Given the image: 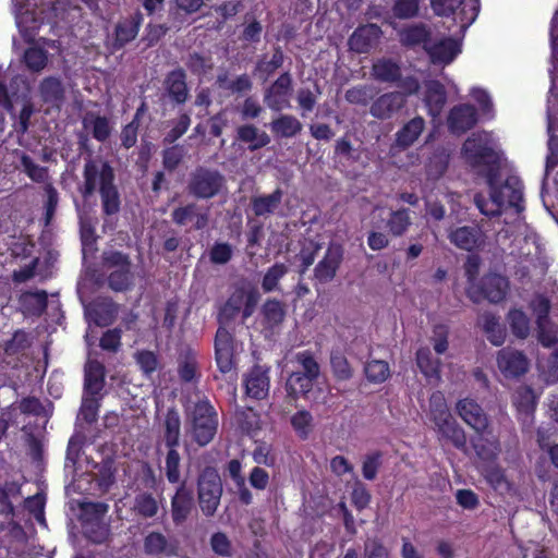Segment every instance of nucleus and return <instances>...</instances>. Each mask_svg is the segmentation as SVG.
<instances>
[{"label": "nucleus", "mask_w": 558, "mask_h": 558, "mask_svg": "<svg viewBox=\"0 0 558 558\" xmlns=\"http://www.w3.org/2000/svg\"><path fill=\"white\" fill-rule=\"evenodd\" d=\"M462 154L468 165L486 179L489 197L482 194L474 196V203L485 216H497L505 205L513 207L518 213L524 209L523 185L518 177L507 178L502 185L498 184L499 151L494 135L489 132L473 133L462 146Z\"/></svg>", "instance_id": "1"}, {"label": "nucleus", "mask_w": 558, "mask_h": 558, "mask_svg": "<svg viewBox=\"0 0 558 558\" xmlns=\"http://www.w3.org/2000/svg\"><path fill=\"white\" fill-rule=\"evenodd\" d=\"M429 420L435 425L439 440L452 444L459 450H466V435L449 411L444 395L434 392L429 399Z\"/></svg>", "instance_id": "2"}, {"label": "nucleus", "mask_w": 558, "mask_h": 558, "mask_svg": "<svg viewBox=\"0 0 558 558\" xmlns=\"http://www.w3.org/2000/svg\"><path fill=\"white\" fill-rule=\"evenodd\" d=\"M187 418L192 439L202 447L208 445L218 428V415L214 407L206 399L199 400L189 410Z\"/></svg>", "instance_id": "3"}, {"label": "nucleus", "mask_w": 558, "mask_h": 558, "mask_svg": "<svg viewBox=\"0 0 558 558\" xmlns=\"http://www.w3.org/2000/svg\"><path fill=\"white\" fill-rule=\"evenodd\" d=\"M222 482L216 468H204L197 478V496L202 512L211 517L220 505Z\"/></svg>", "instance_id": "4"}, {"label": "nucleus", "mask_w": 558, "mask_h": 558, "mask_svg": "<svg viewBox=\"0 0 558 558\" xmlns=\"http://www.w3.org/2000/svg\"><path fill=\"white\" fill-rule=\"evenodd\" d=\"M102 266L108 271V284L114 291H126L133 286L134 275L129 255L119 251H105Z\"/></svg>", "instance_id": "5"}, {"label": "nucleus", "mask_w": 558, "mask_h": 558, "mask_svg": "<svg viewBox=\"0 0 558 558\" xmlns=\"http://www.w3.org/2000/svg\"><path fill=\"white\" fill-rule=\"evenodd\" d=\"M226 186L225 177L215 169L197 167L190 175L187 191L201 199L213 198Z\"/></svg>", "instance_id": "6"}, {"label": "nucleus", "mask_w": 558, "mask_h": 558, "mask_svg": "<svg viewBox=\"0 0 558 558\" xmlns=\"http://www.w3.org/2000/svg\"><path fill=\"white\" fill-rule=\"evenodd\" d=\"M430 5L437 15L449 16L454 14V21L459 24L462 34L476 20L480 11V0H430Z\"/></svg>", "instance_id": "7"}, {"label": "nucleus", "mask_w": 558, "mask_h": 558, "mask_svg": "<svg viewBox=\"0 0 558 558\" xmlns=\"http://www.w3.org/2000/svg\"><path fill=\"white\" fill-rule=\"evenodd\" d=\"M83 178L84 185L82 194L85 198L93 195L96 190L101 192V189L114 184V172L112 167L108 162L101 160H87L84 166Z\"/></svg>", "instance_id": "8"}, {"label": "nucleus", "mask_w": 558, "mask_h": 558, "mask_svg": "<svg viewBox=\"0 0 558 558\" xmlns=\"http://www.w3.org/2000/svg\"><path fill=\"white\" fill-rule=\"evenodd\" d=\"M15 24L25 41L31 43L44 23L29 0H12Z\"/></svg>", "instance_id": "9"}, {"label": "nucleus", "mask_w": 558, "mask_h": 558, "mask_svg": "<svg viewBox=\"0 0 558 558\" xmlns=\"http://www.w3.org/2000/svg\"><path fill=\"white\" fill-rule=\"evenodd\" d=\"M292 76L283 72L264 92V102L271 111H282L291 108Z\"/></svg>", "instance_id": "10"}, {"label": "nucleus", "mask_w": 558, "mask_h": 558, "mask_svg": "<svg viewBox=\"0 0 558 558\" xmlns=\"http://www.w3.org/2000/svg\"><path fill=\"white\" fill-rule=\"evenodd\" d=\"M456 412L461 420L476 434H485L489 428V420L482 407L473 399H461L456 403Z\"/></svg>", "instance_id": "11"}, {"label": "nucleus", "mask_w": 558, "mask_h": 558, "mask_svg": "<svg viewBox=\"0 0 558 558\" xmlns=\"http://www.w3.org/2000/svg\"><path fill=\"white\" fill-rule=\"evenodd\" d=\"M425 51L433 64L448 65L460 54L461 44L451 37L432 39L425 44Z\"/></svg>", "instance_id": "12"}, {"label": "nucleus", "mask_w": 558, "mask_h": 558, "mask_svg": "<svg viewBox=\"0 0 558 558\" xmlns=\"http://www.w3.org/2000/svg\"><path fill=\"white\" fill-rule=\"evenodd\" d=\"M497 366L506 378H518L529 369V360L515 349L505 348L497 354Z\"/></svg>", "instance_id": "13"}, {"label": "nucleus", "mask_w": 558, "mask_h": 558, "mask_svg": "<svg viewBox=\"0 0 558 558\" xmlns=\"http://www.w3.org/2000/svg\"><path fill=\"white\" fill-rule=\"evenodd\" d=\"M558 98L554 94V83L549 89V97L547 100V132L549 134L548 150L549 154L546 159V174L558 163V136L554 135V131L558 130V111L556 106Z\"/></svg>", "instance_id": "14"}, {"label": "nucleus", "mask_w": 558, "mask_h": 558, "mask_svg": "<svg viewBox=\"0 0 558 558\" xmlns=\"http://www.w3.org/2000/svg\"><path fill=\"white\" fill-rule=\"evenodd\" d=\"M343 259V250L338 244H330L322 260L314 269V277L320 283L331 281Z\"/></svg>", "instance_id": "15"}, {"label": "nucleus", "mask_w": 558, "mask_h": 558, "mask_svg": "<svg viewBox=\"0 0 558 558\" xmlns=\"http://www.w3.org/2000/svg\"><path fill=\"white\" fill-rule=\"evenodd\" d=\"M448 239L456 247L471 252L478 248L484 243V233L476 225L462 226L450 229Z\"/></svg>", "instance_id": "16"}, {"label": "nucleus", "mask_w": 558, "mask_h": 558, "mask_svg": "<svg viewBox=\"0 0 558 558\" xmlns=\"http://www.w3.org/2000/svg\"><path fill=\"white\" fill-rule=\"evenodd\" d=\"M405 105V97L400 92H389L377 97L369 107V113L379 120H388Z\"/></svg>", "instance_id": "17"}, {"label": "nucleus", "mask_w": 558, "mask_h": 558, "mask_svg": "<svg viewBox=\"0 0 558 558\" xmlns=\"http://www.w3.org/2000/svg\"><path fill=\"white\" fill-rule=\"evenodd\" d=\"M269 368L260 365L252 367L244 377L247 397L262 400L267 397L270 387Z\"/></svg>", "instance_id": "18"}, {"label": "nucleus", "mask_w": 558, "mask_h": 558, "mask_svg": "<svg viewBox=\"0 0 558 558\" xmlns=\"http://www.w3.org/2000/svg\"><path fill=\"white\" fill-rule=\"evenodd\" d=\"M381 36V29L376 24L357 27L349 37V49L356 53H367L375 47Z\"/></svg>", "instance_id": "19"}, {"label": "nucleus", "mask_w": 558, "mask_h": 558, "mask_svg": "<svg viewBox=\"0 0 558 558\" xmlns=\"http://www.w3.org/2000/svg\"><path fill=\"white\" fill-rule=\"evenodd\" d=\"M172 221L178 226H186L193 222L196 230H202L207 227L209 221L208 209H201L196 204L191 203L185 206L175 208L172 214Z\"/></svg>", "instance_id": "20"}, {"label": "nucleus", "mask_w": 558, "mask_h": 558, "mask_svg": "<svg viewBox=\"0 0 558 558\" xmlns=\"http://www.w3.org/2000/svg\"><path fill=\"white\" fill-rule=\"evenodd\" d=\"M477 122V113L473 106L462 104L454 106L448 116V128L453 134H462Z\"/></svg>", "instance_id": "21"}, {"label": "nucleus", "mask_w": 558, "mask_h": 558, "mask_svg": "<svg viewBox=\"0 0 558 558\" xmlns=\"http://www.w3.org/2000/svg\"><path fill=\"white\" fill-rule=\"evenodd\" d=\"M424 87L425 93L423 101L425 107L433 118H437L447 102L446 88L444 84L436 80L425 81Z\"/></svg>", "instance_id": "22"}, {"label": "nucleus", "mask_w": 558, "mask_h": 558, "mask_svg": "<svg viewBox=\"0 0 558 558\" xmlns=\"http://www.w3.org/2000/svg\"><path fill=\"white\" fill-rule=\"evenodd\" d=\"M216 362L222 373H229L233 368L232 336L223 327L218 328L215 338Z\"/></svg>", "instance_id": "23"}, {"label": "nucleus", "mask_w": 558, "mask_h": 558, "mask_svg": "<svg viewBox=\"0 0 558 558\" xmlns=\"http://www.w3.org/2000/svg\"><path fill=\"white\" fill-rule=\"evenodd\" d=\"M143 23V14L135 12L131 16L121 20L114 29L113 48L121 49L128 43L135 39Z\"/></svg>", "instance_id": "24"}, {"label": "nucleus", "mask_w": 558, "mask_h": 558, "mask_svg": "<svg viewBox=\"0 0 558 558\" xmlns=\"http://www.w3.org/2000/svg\"><path fill=\"white\" fill-rule=\"evenodd\" d=\"M471 445L476 456L484 462H494L501 451L498 438L490 434L489 428L485 434H476L471 439Z\"/></svg>", "instance_id": "25"}, {"label": "nucleus", "mask_w": 558, "mask_h": 558, "mask_svg": "<svg viewBox=\"0 0 558 558\" xmlns=\"http://www.w3.org/2000/svg\"><path fill=\"white\" fill-rule=\"evenodd\" d=\"M185 80L186 75L181 69L171 71L165 78V89L175 104H184L189 98V88Z\"/></svg>", "instance_id": "26"}, {"label": "nucleus", "mask_w": 558, "mask_h": 558, "mask_svg": "<svg viewBox=\"0 0 558 558\" xmlns=\"http://www.w3.org/2000/svg\"><path fill=\"white\" fill-rule=\"evenodd\" d=\"M38 94L43 102L59 108L64 99L63 83L57 76H47L39 83Z\"/></svg>", "instance_id": "27"}, {"label": "nucleus", "mask_w": 558, "mask_h": 558, "mask_svg": "<svg viewBox=\"0 0 558 558\" xmlns=\"http://www.w3.org/2000/svg\"><path fill=\"white\" fill-rule=\"evenodd\" d=\"M513 404L517 408L519 420L524 425H531L536 407L535 396L530 387H520L513 395Z\"/></svg>", "instance_id": "28"}, {"label": "nucleus", "mask_w": 558, "mask_h": 558, "mask_svg": "<svg viewBox=\"0 0 558 558\" xmlns=\"http://www.w3.org/2000/svg\"><path fill=\"white\" fill-rule=\"evenodd\" d=\"M100 198H101V208L102 213L107 216L105 219L102 229L106 232L107 230L114 229V222L112 221V216L117 215L120 210V195L118 189L114 184L101 189Z\"/></svg>", "instance_id": "29"}, {"label": "nucleus", "mask_w": 558, "mask_h": 558, "mask_svg": "<svg viewBox=\"0 0 558 558\" xmlns=\"http://www.w3.org/2000/svg\"><path fill=\"white\" fill-rule=\"evenodd\" d=\"M143 549L146 555L167 556L175 554V545L160 532L148 533L143 541Z\"/></svg>", "instance_id": "30"}, {"label": "nucleus", "mask_w": 558, "mask_h": 558, "mask_svg": "<svg viewBox=\"0 0 558 558\" xmlns=\"http://www.w3.org/2000/svg\"><path fill=\"white\" fill-rule=\"evenodd\" d=\"M371 75L381 83H396L401 78V66L392 59L380 58L374 61Z\"/></svg>", "instance_id": "31"}, {"label": "nucleus", "mask_w": 558, "mask_h": 558, "mask_svg": "<svg viewBox=\"0 0 558 558\" xmlns=\"http://www.w3.org/2000/svg\"><path fill=\"white\" fill-rule=\"evenodd\" d=\"M131 510L141 519H153L160 510V500L148 492H141L135 495Z\"/></svg>", "instance_id": "32"}, {"label": "nucleus", "mask_w": 558, "mask_h": 558, "mask_svg": "<svg viewBox=\"0 0 558 558\" xmlns=\"http://www.w3.org/2000/svg\"><path fill=\"white\" fill-rule=\"evenodd\" d=\"M425 129L422 117H414L396 133V146L405 149L412 146Z\"/></svg>", "instance_id": "33"}, {"label": "nucleus", "mask_w": 558, "mask_h": 558, "mask_svg": "<svg viewBox=\"0 0 558 558\" xmlns=\"http://www.w3.org/2000/svg\"><path fill=\"white\" fill-rule=\"evenodd\" d=\"M508 289V280L496 274L485 276L482 280L483 296L492 303H498L505 299Z\"/></svg>", "instance_id": "34"}, {"label": "nucleus", "mask_w": 558, "mask_h": 558, "mask_svg": "<svg viewBox=\"0 0 558 558\" xmlns=\"http://www.w3.org/2000/svg\"><path fill=\"white\" fill-rule=\"evenodd\" d=\"M193 500L185 485L178 487L171 500V512L174 523L180 524L186 520L192 509Z\"/></svg>", "instance_id": "35"}, {"label": "nucleus", "mask_w": 558, "mask_h": 558, "mask_svg": "<svg viewBox=\"0 0 558 558\" xmlns=\"http://www.w3.org/2000/svg\"><path fill=\"white\" fill-rule=\"evenodd\" d=\"M21 310L28 315H41L47 307V293L44 290L25 291L19 298Z\"/></svg>", "instance_id": "36"}, {"label": "nucleus", "mask_w": 558, "mask_h": 558, "mask_svg": "<svg viewBox=\"0 0 558 558\" xmlns=\"http://www.w3.org/2000/svg\"><path fill=\"white\" fill-rule=\"evenodd\" d=\"M303 129L300 120L292 114H280L270 123L271 132L281 138H290L296 136Z\"/></svg>", "instance_id": "37"}, {"label": "nucleus", "mask_w": 558, "mask_h": 558, "mask_svg": "<svg viewBox=\"0 0 558 558\" xmlns=\"http://www.w3.org/2000/svg\"><path fill=\"white\" fill-rule=\"evenodd\" d=\"M83 128L98 142H105L111 134L110 121L106 117L88 112L83 118Z\"/></svg>", "instance_id": "38"}, {"label": "nucleus", "mask_w": 558, "mask_h": 558, "mask_svg": "<svg viewBox=\"0 0 558 558\" xmlns=\"http://www.w3.org/2000/svg\"><path fill=\"white\" fill-rule=\"evenodd\" d=\"M236 134L240 142L248 144L251 151L260 149L270 143L269 135L264 131H259L253 124L241 125L238 128Z\"/></svg>", "instance_id": "39"}, {"label": "nucleus", "mask_w": 558, "mask_h": 558, "mask_svg": "<svg viewBox=\"0 0 558 558\" xmlns=\"http://www.w3.org/2000/svg\"><path fill=\"white\" fill-rule=\"evenodd\" d=\"M480 324L492 344L496 347L504 344L506 340V329L500 324L499 317L492 313H484L480 317Z\"/></svg>", "instance_id": "40"}, {"label": "nucleus", "mask_w": 558, "mask_h": 558, "mask_svg": "<svg viewBox=\"0 0 558 558\" xmlns=\"http://www.w3.org/2000/svg\"><path fill=\"white\" fill-rule=\"evenodd\" d=\"M316 379L301 373L293 372L287 380V389L294 397L303 396L307 400L316 401L312 396V388Z\"/></svg>", "instance_id": "41"}, {"label": "nucleus", "mask_w": 558, "mask_h": 558, "mask_svg": "<svg viewBox=\"0 0 558 558\" xmlns=\"http://www.w3.org/2000/svg\"><path fill=\"white\" fill-rule=\"evenodd\" d=\"M104 388V366L98 361H89L85 366L84 390L96 396Z\"/></svg>", "instance_id": "42"}, {"label": "nucleus", "mask_w": 558, "mask_h": 558, "mask_svg": "<svg viewBox=\"0 0 558 558\" xmlns=\"http://www.w3.org/2000/svg\"><path fill=\"white\" fill-rule=\"evenodd\" d=\"M216 82L221 89L232 94L247 93L253 87V82L247 74H241L234 78H230L227 72H222L217 75Z\"/></svg>", "instance_id": "43"}, {"label": "nucleus", "mask_w": 558, "mask_h": 558, "mask_svg": "<svg viewBox=\"0 0 558 558\" xmlns=\"http://www.w3.org/2000/svg\"><path fill=\"white\" fill-rule=\"evenodd\" d=\"M248 294L250 290L236 288L221 308L220 319L226 322L233 319L241 312Z\"/></svg>", "instance_id": "44"}, {"label": "nucleus", "mask_w": 558, "mask_h": 558, "mask_svg": "<svg viewBox=\"0 0 558 558\" xmlns=\"http://www.w3.org/2000/svg\"><path fill=\"white\" fill-rule=\"evenodd\" d=\"M181 417L179 412L171 408L165 417V444L167 447H178L180 444Z\"/></svg>", "instance_id": "45"}, {"label": "nucleus", "mask_w": 558, "mask_h": 558, "mask_svg": "<svg viewBox=\"0 0 558 558\" xmlns=\"http://www.w3.org/2000/svg\"><path fill=\"white\" fill-rule=\"evenodd\" d=\"M430 40V32L424 24L410 25L400 33V41L404 46L413 47L423 44L425 48V44Z\"/></svg>", "instance_id": "46"}, {"label": "nucleus", "mask_w": 558, "mask_h": 558, "mask_svg": "<svg viewBox=\"0 0 558 558\" xmlns=\"http://www.w3.org/2000/svg\"><path fill=\"white\" fill-rule=\"evenodd\" d=\"M282 201V191L275 190L269 195H262L252 199V208L256 216H265L272 214Z\"/></svg>", "instance_id": "47"}, {"label": "nucleus", "mask_w": 558, "mask_h": 558, "mask_svg": "<svg viewBox=\"0 0 558 558\" xmlns=\"http://www.w3.org/2000/svg\"><path fill=\"white\" fill-rule=\"evenodd\" d=\"M412 219L408 208L392 210L387 220L389 233L393 236H402L411 227Z\"/></svg>", "instance_id": "48"}, {"label": "nucleus", "mask_w": 558, "mask_h": 558, "mask_svg": "<svg viewBox=\"0 0 558 558\" xmlns=\"http://www.w3.org/2000/svg\"><path fill=\"white\" fill-rule=\"evenodd\" d=\"M48 60V51L37 46L27 48L23 54L27 70L33 73L41 72L47 66Z\"/></svg>", "instance_id": "49"}, {"label": "nucleus", "mask_w": 558, "mask_h": 558, "mask_svg": "<svg viewBox=\"0 0 558 558\" xmlns=\"http://www.w3.org/2000/svg\"><path fill=\"white\" fill-rule=\"evenodd\" d=\"M376 88L367 84H359L349 88L344 98L349 104L357 106H367L376 95Z\"/></svg>", "instance_id": "50"}, {"label": "nucleus", "mask_w": 558, "mask_h": 558, "mask_svg": "<svg viewBox=\"0 0 558 558\" xmlns=\"http://www.w3.org/2000/svg\"><path fill=\"white\" fill-rule=\"evenodd\" d=\"M511 332L519 339H525L530 335V318L521 310H511L507 316Z\"/></svg>", "instance_id": "51"}, {"label": "nucleus", "mask_w": 558, "mask_h": 558, "mask_svg": "<svg viewBox=\"0 0 558 558\" xmlns=\"http://www.w3.org/2000/svg\"><path fill=\"white\" fill-rule=\"evenodd\" d=\"M416 363L421 372L427 378L439 379L440 363L438 360L433 359L432 352L428 348H422L417 351Z\"/></svg>", "instance_id": "52"}, {"label": "nucleus", "mask_w": 558, "mask_h": 558, "mask_svg": "<svg viewBox=\"0 0 558 558\" xmlns=\"http://www.w3.org/2000/svg\"><path fill=\"white\" fill-rule=\"evenodd\" d=\"M284 61V54L280 47L275 48L272 56L270 59L262 58L257 61L255 71L268 78L272 75L279 68L282 66Z\"/></svg>", "instance_id": "53"}, {"label": "nucleus", "mask_w": 558, "mask_h": 558, "mask_svg": "<svg viewBox=\"0 0 558 558\" xmlns=\"http://www.w3.org/2000/svg\"><path fill=\"white\" fill-rule=\"evenodd\" d=\"M21 166L27 177L37 183H46L48 181V169L36 162L26 154L21 156Z\"/></svg>", "instance_id": "54"}, {"label": "nucleus", "mask_w": 558, "mask_h": 558, "mask_svg": "<svg viewBox=\"0 0 558 558\" xmlns=\"http://www.w3.org/2000/svg\"><path fill=\"white\" fill-rule=\"evenodd\" d=\"M330 365L333 376L338 380H349L353 376V369L347 357L340 351H332L330 354Z\"/></svg>", "instance_id": "55"}, {"label": "nucleus", "mask_w": 558, "mask_h": 558, "mask_svg": "<svg viewBox=\"0 0 558 558\" xmlns=\"http://www.w3.org/2000/svg\"><path fill=\"white\" fill-rule=\"evenodd\" d=\"M313 416L308 411L301 410L292 415L291 425L300 438L306 439L313 430Z\"/></svg>", "instance_id": "56"}, {"label": "nucleus", "mask_w": 558, "mask_h": 558, "mask_svg": "<svg viewBox=\"0 0 558 558\" xmlns=\"http://www.w3.org/2000/svg\"><path fill=\"white\" fill-rule=\"evenodd\" d=\"M421 0H393L391 12L400 20H409L417 16Z\"/></svg>", "instance_id": "57"}, {"label": "nucleus", "mask_w": 558, "mask_h": 558, "mask_svg": "<svg viewBox=\"0 0 558 558\" xmlns=\"http://www.w3.org/2000/svg\"><path fill=\"white\" fill-rule=\"evenodd\" d=\"M365 376L372 383H383L389 377L388 363L381 360H373L366 363Z\"/></svg>", "instance_id": "58"}, {"label": "nucleus", "mask_w": 558, "mask_h": 558, "mask_svg": "<svg viewBox=\"0 0 558 558\" xmlns=\"http://www.w3.org/2000/svg\"><path fill=\"white\" fill-rule=\"evenodd\" d=\"M168 453L166 456L165 462V472L167 480L172 483H179L180 481V453L177 450V447H168Z\"/></svg>", "instance_id": "59"}, {"label": "nucleus", "mask_w": 558, "mask_h": 558, "mask_svg": "<svg viewBox=\"0 0 558 558\" xmlns=\"http://www.w3.org/2000/svg\"><path fill=\"white\" fill-rule=\"evenodd\" d=\"M295 361L301 366V373L317 379L320 374V367L317 361L315 360L313 353L311 351H301L295 354Z\"/></svg>", "instance_id": "60"}, {"label": "nucleus", "mask_w": 558, "mask_h": 558, "mask_svg": "<svg viewBox=\"0 0 558 558\" xmlns=\"http://www.w3.org/2000/svg\"><path fill=\"white\" fill-rule=\"evenodd\" d=\"M263 315L268 326H277L283 320L284 317V308L282 303L277 300H268L263 305Z\"/></svg>", "instance_id": "61"}, {"label": "nucleus", "mask_w": 558, "mask_h": 558, "mask_svg": "<svg viewBox=\"0 0 558 558\" xmlns=\"http://www.w3.org/2000/svg\"><path fill=\"white\" fill-rule=\"evenodd\" d=\"M288 272V267L284 264L277 263L271 266L265 274L262 288L265 292L274 291L279 280Z\"/></svg>", "instance_id": "62"}, {"label": "nucleus", "mask_w": 558, "mask_h": 558, "mask_svg": "<svg viewBox=\"0 0 558 558\" xmlns=\"http://www.w3.org/2000/svg\"><path fill=\"white\" fill-rule=\"evenodd\" d=\"M537 339L546 348L554 347L557 339V327L551 320L536 324Z\"/></svg>", "instance_id": "63"}, {"label": "nucleus", "mask_w": 558, "mask_h": 558, "mask_svg": "<svg viewBox=\"0 0 558 558\" xmlns=\"http://www.w3.org/2000/svg\"><path fill=\"white\" fill-rule=\"evenodd\" d=\"M530 308L535 315V324L549 320L550 301L544 294H536L530 302Z\"/></svg>", "instance_id": "64"}]
</instances>
